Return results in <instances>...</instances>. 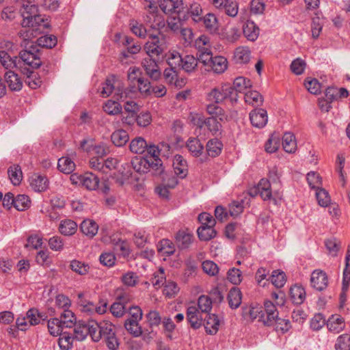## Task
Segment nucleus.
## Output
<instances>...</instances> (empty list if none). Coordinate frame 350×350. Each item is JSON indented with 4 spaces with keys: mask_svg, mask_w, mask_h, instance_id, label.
Masks as SVG:
<instances>
[{
    "mask_svg": "<svg viewBox=\"0 0 350 350\" xmlns=\"http://www.w3.org/2000/svg\"><path fill=\"white\" fill-rule=\"evenodd\" d=\"M73 326V337L77 340L82 341L90 335L94 342H98L103 338L110 350H116L119 347L120 342L116 334L114 325L108 321L100 323L94 320L79 321Z\"/></svg>",
    "mask_w": 350,
    "mask_h": 350,
    "instance_id": "obj_1",
    "label": "nucleus"
},
{
    "mask_svg": "<svg viewBox=\"0 0 350 350\" xmlns=\"http://www.w3.org/2000/svg\"><path fill=\"white\" fill-rule=\"evenodd\" d=\"M155 160L156 161H154L147 157H135L131 161L130 164L126 163V165L129 167L131 165L133 169L139 174L151 172L154 176L161 175L163 172L161 160Z\"/></svg>",
    "mask_w": 350,
    "mask_h": 350,
    "instance_id": "obj_2",
    "label": "nucleus"
},
{
    "mask_svg": "<svg viewBox=\"0 0 350 350\" xmlns=\"http://www.w3.org/2000/svg\"><path fill=\"white\" fill-rule=\"evenodd\" d=\"M144 6L148 8V12L144 17V22L147 27L152 30H157L159 34L165 31V21L164 18L157 14V5L151 0H146Z\"/></svg>",
    "mask_w": 350,
    "mask_h": 350,
    "instance_id": "obj_3",
    "label": "nucleus"
},
{
    "mask_svg": "<svg viewBox=\"0 0 350 350\" xmlns=\"http://www.w3.org/2000/svg\"><path fill=\"white\" fill-rule=\"evenodd\" d=\"M229 98L232 103L237 102V94L230 85H224L213 88L206 95V100L211 103H222Z\"/></svg>",
    "mask_w": 350,
    "mask_h": 350,
    "instance_id": "obj_4",
    "label": "nucleus"
},
{
    "mask_svg": "<svg viewBox=\"0 0 350 350\" xmlns=\"http://www.w3.org/2000/svg\"><path fill=\"white\" fill-rule=\"evenodd\" d=\"M195 46L198 49L197 53L198 62L202 63L208 68L214 57L210 49V40L206 36L202 35L198 37L195 41Z\"/></svg>",
    "mask_w": 350,
    "mask_h": 350,
    "instance_id": "obj_5",
    "label": "nucleus"
},
{
    "mask_svg": "<svg viewBox=\"0 0 350 350\" xmlns=\"http://www.w3.org/2000/svg\"><path fill=\"white\" fill-rule=\"evenodd\" d=\"M41 320H45L44 316L37 309H29L25 316H20L16 320V327L21 331H26L32 325L39 324Z\"/></svg>",
    "mask_w": 350,
    "mask_h": 350,
    "instance_id": "obj_6",
    "label": "nucleus"
},
{
    "mask_svg": "<svg viewBox=\"0 0 350 350\" xmlns=\"http://www.w3.org/2000/svg\"><path fill=\"white\" fill-rule=\"evenodd\" d=\"M18 59L21 63L23 62L33 69L39 68L42 64L38 46L32 45L28 49L21 51L19 53Z\"/></svg>",
    "mask_w": 350,
    "mask_h": 350,
    "instance_id": "obj_7",
    "label": "nucleus"
},
{
    "mask_svg": "<svg viewBox=\"0 0 350 350\" xmlns=\"http://www.w3.org/2000/svg\"><path fill=\"white\" fill-rule=\"evenodd\" d=\"M278 314L276 306L271 301L267 300L264 302L262 313L259 315V321L267 326L274 325Z\"/></svg>",
    "mask_w": 350,
    "mask_h": 350,
    "instance_id": "obj_8",
    "label": "nucleus"
},
{
    "mask_svg": "<svg viewBox=\"0 0 350 350\" xmlns=\"http://www.w3.org/2000/svg\"><path fill=\"white\" fill-rule=\"evenodd\" d=\"M148 40L144 45V50L148 57H159L164 51V46L161 44L157 34L149 33Z\"/></svg>",
    "mask_w": 350,
    "mask_h": 350,
    "instance_id": "obj_9",
    "label": "nucleus"
},
{
    "mask_svg": "<svg viewBox=\"0 0 350 350\" xmlns=\"http://www.w3.org/2000/svg\"><path fill=\"white\" fill-rule=\"evenodd\" d=\"M141 70L135 66L131 67L127 73L128 81H129L130 90H118V94H120V99L126 98L127 97L128 92L131 93L136 92V84L142 77Z\"/></svg>",
    "mask_w": 350,
    "mask_h": 350,
    "instance_id": "obj_10",
    "label": "nucleus"
},
{
    "mask_svg": "<svg viewBox=\"0 0 350 350\" xmlns=\"http://www.w3.org/2000/svg\"><path fill=\"white\" fill-rule=\"evenodd\" d=\"M38 7L29 0H24L21 3V12L23 16V27H29L31 23V17L38 13Z\"/></svg>",
    "mask_w": 350,
    "mask_h": 350,
    "instance_id": "obj_11",
    "label": "nucleus"
},
{
    "mask_svg": "<svg viewBox=\"0 0 350 350\" xmlns=\"http://www.w3.org/2000/svg\"><path fill=\"white\" fill-rule=\"evenodd\" d=\"M146 75L152 80L157 81L161 77V71L156 58L148 57L142 62Z\"/></svg>",
    "mask_w": 350,
    "mask_h": 350,
    "instance_id": "obj_12",
    "label": "nucleus"
},
{
    "mask_svg": "<svg viewBox=\"0 0 350 350\" xmlns=\"http://www.w3.org/2000/svg\"><path fill=\"white\" fill-rule=\"evenodd\" d=\"M310 282L314 288L321 291L327 286V274L321 270H314L311 274Z\"/></svg>",
    "mask_w": 350,
    "mask_h": 350,
    "instance_id": "obj_13",
    "label": "nucleus"
},
{
    "mask_svg": "<svg viewBox=\"0 0 350 350\" xmlns=\"http://www.w3.org/2000/svg\"><path fill=\"white\" fill-rule=\"evenodd\" d=\"M251 124L256 128L264 127L268 121L267 111L263 109H255L250 113Z\"/></svg>",
    "mask_w": 350,
    "mask_h": 350,
    "instance_id": "obj_14",
    "label": "nucleus"
},
{
    "mask_svg": "<svg viewBox=\"0 0 350 350\" xmlns=\"http://www.w3.org/2000/svg\"><path fill=\"white\" fill-rule=\"evenodd\" d=\"M5 81L9 89L12 92H19L23 88V81L21 78L13 70H8L4 75Z\"/></svg>",
    "mask_w": 350,
    "mask_h": 350,
    "instance_id": "obj_15",
    "label": "nucleus"
},
{
    "mask_svg": "<svg viewBox=\"0 0 350 350\" xmlns=\"http://www.w3.org/2000/svg\"><path fill=\"white\" fill-rule=\"evenodd\" d=\"M0 63L8 70H12L15 68L21 70L23 69L18 57L16 56L11 57L5 51H0Z\"/></svg>",
    "mask_w": 350,
    "mask_h": 350,
    "instance_id": "obj_16",
    "label": "nucleus"
},
{
    "mask_svg": "<svg viewBox=\"0 0 350 350\" xmlns=\"http://www.w3.org/2000/svg\"><path fill=\"white\" fill-rule=\"evenodd\" d=\"M255 193L252 191L250 192L251 196H256L258 193L263 200H269L272 197V192L271 189L270 181L265 178H262L259 182L258 186L254 187Z\"/></svg>",
    "mask_w": 350,
    "mask_h": 350,
    "instance_id": "obj_17",
    "label": "nucleus"
},
{
    "mask_svg": "<svg viewBox=\"0 0 350 350\" xmlns=\"http://www.w3.org/2000/svg\"><path fill=\"white\" fill-rule=\"evenodd\" d=\"M29 181L31 188L36 192L44 191L49 187V180L44 176L34 174L29 178Z\"/></svg>",
    "mask_w": 350,
    "mask_h": 350,
    "instance_id": "obj_18",
    "label": "nucleus"
},
{
    "mask_svg": "<svg viewBox=\"0 0 350 350\" xmlns=\"http://www.w3.org/2000/svg\"><path fill=\"white\" fill-rule=\"evenodd\" d=\"M187 320L191 327L197 329L202 325V318L200 316V312L196 306H189L187 309Z\"/></svg>",
    "mask_w": 350,
    "mask_h": 350,
    "instance_id": "obj_19",
    "label": "nucleus"
},
{
    "mask_svg": "<svg viewBox=\"0 0 350 350\" xmlns=\"http://www.w3.org/2000/svg\"><path fill=\"white\" fill-rule=\"evenodd\" d=\"M159 8L165 14L179 12L182 8V0H159Z\"/></svg>",
    "mask_w": 350,
    "mask_h": 350,
    "instance_id": "obj_20",
    "label": "nucleus"
},
{
    "mask_svg": "<svg viewBox=\"0 0 350 350\" xmlns=\"http://www.w3.org/2000/svg\"><path fill=\"white\" fill-rule=\"evenodd\" d=\"M174 173L183 178L187 174V164L183 156L176 154L173 160Z\"/></svg>",
    "mask_w": 350,
    "mask_h": 350,
    "instance_id": "obj_21",
    "label": "nucleus"
},
{
    "mask_svg": "<svg viewBox=\"0 0 350 350\" xmlns=\"http://www.w3.org/2000/svg\"><path fill=\"white\" fill-rule=\"evenodd\" d=\"M204 327L206 332L208 334H215L219 327L220 320L218 317L215 314H208L204 319Z\"/></svg>",
    "mask_w": 350,
    "mask_h": 350,
    "instance_id": "obj_22",
    "label": "nucleus"
},
{
    "mask_svg": "<svg viewBox=\"0 0 350 350\" xmlns=\"http://www.w3.org/2000/svg\"><path fill=\"white\" fill-rule=\"evenodd\" d=\"M260 29L256 23L252 21H247L243 27L245 37L250 41H255L259 36Z\"/></svg>",
    "mask_w": 350,
    "mask_h": 350,
    "instance_id": "obj_23",
    "label": "nucleus"
},
{
    "mask_svg": "<svg viewBox=\"0 0 350 350\" xmlns=\"http://www.w3.org/2000/svg\"><path fill=\"white\" fill-rule=\"evenodd\" d=\"M327 327L330 332L338 334L345 328V323L340 316L332 315L327 321Z\"/></svg>",
    "mask_w": 350,
    "mask_h": 350,
    "instance_id": "obj_24",
    "label": "nucleus"
},
{
    "mask_svg": "<svg viewBox=\"0 0 350 350\" xmlns=\"http://www.w3.org/2000/svg\"><path fill=\"white\" fill-rule=\"evenodd\" d=\"M80 230L85 236L93 238L98 232V225L92 219H85L80 225Z\"/></svg>",
    "mask_w": 350,
    "mask_h": 350,
    "instance_id": "obj_25",
    "label": "nucleus"
},
{
    "mask_svg": "<svg viewBox=\"0 0 350 350\" xmlns=\"http://www.w3.org/2000/svg\"><path fill=\"white\" fill-rule=\"evenodd\" d=\"M289 293L292 302L296 305L301 304L306 299V291L301 286L297 284L293 286L290 288Z\"/></svg>",
    "mask_w": 350,
    "mask_h": 350,
    "instance_id": "obj_26",
    "label": "nucleus"
},
{
    "mask_svg": "<svg viewBox=\"0 0 350 350\" xmlns=\"http://www.w3.org/2000/svg\"><path fill=\"white\" fill-rule=\"evenodd\" d=\"M21 72L27 76L25 83L31 89H36L41 85L42 80L33 71L24 68L21 70Z\"/></svg>",
    "mask_w": 350,
    "mask_h": 350,
    "instance_id": "obj_27",
    "label": "nucleus"
},
{
    "mask_svg": "<svg viewBox=\"0 0 350 350\" xmlns=\"http://www.w3.org/2000/svg\"><path fill=\"white\" fill-rule=\"evenodd\" d=\"M77 224L72 219H64L59 226V232L64 236L73 235L77 230Z\"/></svg>",
    "mask_w": 350,
    "mask_h": 350,
    "instance_id": "obj_28",
    "label": "nucleus"
},
{
    "mask_svg": "<svg viewBox=\"0 0 350 350\" xmlns=\"http://www.w3.org/2000/svg\"><path fill=\"white\" fill-rule=\"evenodd\" d=\"M176 244L180 250L187 249L192 243V235L183 230L177 232L176 237Z\"/></svg>",
    "mask_w": 350,
    "mask_h": 350,
    "instance_id": "obj_29",
    "label": "nucleus"
},
{
    "mask_svg": "<svg viewBox=\"0 0 350 350\" xmlns=\"http://www.w3.org/2000/svg\"><path fill=\"white\" fill-rule=\"evenodd\" d=\"M208 156L216 157L219 156L223 148L222 142L217 138L209 139L206 146Z\"/></svg>",
    "mask_w": 350,
    "mask_h": 350,
    "instance_id": "obj_30",
    "label": "nucleus"
},
{
    "mask_svg": "<svg viewBox=\"0 0 350 350\" xmlns=\"http://www.w3.org/2000/svg\"><path fill=\"white\" fill-rule=\"evenodd\" d=\"M227 59L222 56H215L213 58L208 70H212L214 72L220 74L224 72L227 68Z\"/></svg>",
    "mask_w": 350,
    "mask_h": 350,
    "instance_id": "obj_31",
    "label": "nucleus"
},
{
    "mask_svg": "<svg viewBox=\"0 0 350 350\" xmlns=\"http://www.w3.org/2000/svg\"><path fill=\"white\" fill-rule=\"evenodd\" d=\"M83 179H82V186L88 190H96L98 187L100 183L99 178L92 172L83 174Z\"/></svg>",
    "mask_w": 350,
    "mask_h": 350,
    "instance_id": "obj_32",
    "label": "nucleus"
},
{
    "mask_svg": "<svg viewBox=\"0 0 350 350\" xmlns=\"http://www.w3.org/2000/svg\"><path fill=\"white\" fill-rule=\"evenodd\" d=\"M186 146L189 152L196 157L200 156L204 150V146L198 138H189L187 142Z\"/></svg>",
    "mask_w": 350,
    "mask_h": 350,
    "instance_id": "obj_33",
    "label": "nucleus"
},
{
    "mask_svg": "<svg viewBox=\"0 0 350 350\" xmlns=\"http://www.w3.org/2000/svg\"><path fill=\"white\" fill-rule=\"evenodd\" d=\"M202 21L204 25L205 28L211 33H216L219 29V24L217 18L215 14L208 13L206 14Z\"/></svg>",
    "mask_w": 350,
    "mask_h": 350,
    "instance_id": "obj_34",
    "label": "nucleus"
},
{
    "mask_svg": "<svg viewBox=\"0 0 350 350\" xmlns=\"http://www.w3.org/2000/svg\"><path fill=\"white\" fill-rule=\"evenodd\" d=\"M215 117H208L204 119V124L213 135H219L221 133V124Z\"/></svg>",
    "mask_w": 350,
    "mask_h": 350,
    "instance_id": "obj_35",
    "label": "nucleus"
},
{
    "mask_svg": "<svg viewBox=\"0 0 350 350\" xmlns=\"http://www.w3.org/2000/svg\"><path fill=\"white\" fill-rule=\"evenodd\" d=\"M282 146L285 152L288 153L295 152L297 148V143L293 133H284L282 137Z\"/></svg>",
    "mask_w": 350,
    "mask_h": 350,
    "instance_id": "obj_36",
    "label": "nucleus"
},
{
    "mask_svg": "<svg viewBox=\"0 0 350 350\" xmlns=\"http://www.w3.org/2000/svg\"><path fill=\"white\" fill-rule=\"evenodd\" d=\"M147 142L142 137L133 139L129 145L130 150L135 154H143L147 148Z\"/></svg>",
    "mask_w": 350,
    "mask_h": 350,
    "instance_id": "obj_37",
    "label": "nucleus"
},
{
    "mask_svg": "<svg viewBox=\"0 0 350 350\" xmlns=\"http://www.w3.org/2000/svg\"><path fill=\"white\" fill-rule=\"evenodd\" d=\"M57 167L62 172L69 174L75 170V164L70 158L62 157L58 160Z\"/></svg>",
    "mask_w": 350,
    "mask_h": 350,
    "instance_id": "obj_38",
    "label": "nucleus"
},
{
    "mask_svg": "<svg viewBox=\"0 0 350 350\" xmlns=\"http://www.w3.org/2000/svg\"><path fill=\"white\" fill-rule=\"evenodd\" d=\"M214 226H201L198 228L197 232L199 239L201 241H207L216 236V231L213 228Z\"/></svg>",
    "mask_w": 350,
    "mask_h": 350,
    "instance_id": "obj_39",
    "label": "nucleus"
},
{
    "mask_svg": "<svg viewBox=\"0 0 350 350\" xmlns=\"http://www.w3.org/2000/svg\"><path fill=\"white\" fill-rule=\"evenodd\" d=\"M219 103H211L206 105V112L211 115V117H215L219 121H224L226 119L224 110L218 105Z\"/></svg>",
    "mask_w": 350,
    "mask_h": 350,
    "instance_id": "obj_40",
    "label": "nucleus"
},
{
    "mask_svg": "<svg viewBox=\"0 0 350 350\" xmlns=\"http://www.w3.org/2000/svg\"><path fill=\"white\" fill-rule=\"evenodd\" d=\"M8 174L14 185H18L23 179V173L20 165H13L8 168Z\"/></svg>",
    "mask_w": 350,
    "mask_h": 350,
    "instance_id": "obj_41",
    "label": "nucleus"
},
{
    "mask_svg": "<svg viewBox=\"0 0 350 350\" xmlns=\"http://www.w3.org/2000/svg\"><path fill=\"white\" fill-rule=\"evenodd\" d=\"M113 144L116 146H123L129 139V134L124 130L114 131L111 136Z\"/></svg>",
    "mask_w": 350,
    "mask_h": 350,
    "instance_id": "obj_42",
    "label": "nucleus"
},
{
    "mask_svg": "<svg viewBox=\"0 0 350 350\" xmlns=\"http://www.w3.org/2000/svg\"><path fill=\"white\" fill-rule=\"evenodd\" d=\"M183 57L176 51H170L167 54V63L170 68L179 70Z\"/></svg>",
    "mask_w": 350,
    "mask_h": 350,
    "instance_id": "obj_43",
    "label": "nucleus"
},
{
    "mask_svg": "<svg viewBox=\"0 0 350 350\" xmlns=\"http://www.w3.org/2000/svg\"><path fill=\"white\" fill-rule=\"evenodd\" d=\"M31 23L29 24V27H32L33 30H42L47 27H49V23L47 22V19L44 18V16L38 14L36 13L33 16L31 17Z\"/></svg>",
    "mask_w": 350,
    "mask_h": 350,
    "instance_id": "obj_44",
    "label": "nucleus"
},
{
    "mask_svg": "<svg viewBox=\"0 0 350 350\" xmlns=\"http://www.w3.org/2000/svg\"><path fill=\"white\" fill-rule=\"evenodd\" d=\"M139 321L126 319L124 326L126 330L134 337H139L142 334V329L139 325Z\"/></svg>",
    "mask_w": 350,
    "mask_h": 350,
    "instance_id": "obj_45",
    "label": "nucleus"
},
{
    "mask_svg": "<svg viewBox=\"0 0 350 350\" xmlns=\"http://www.w3.org/2000/svg\"><path fill=\"white\" fill-rule=\"evenodd\" d=\"M228 304L231 308H237L241 303V292L237 288H232L228 295Z\"/></svg>",
    "mask_w": 350,
    "mask_h": 350,
    "instance_id": "obj_46",
    "label": "nucleus"
},
{
    "mask_svg": "<svg viewBox=\"0 0 350 350\" xmlns=\"http://www.w3.org/2000/svg\"><path fill=\"white\" fill-rule=\"evenodd\" d=\"M245 101L254 107H258L262 104L263 98L257 91H248L245 93Z\"/></svg>",
    "mask_w": 350,
    "mask_h": 350,
    "instance_id": "obj_47",
    "label": "nucleus"
},
{
    "mask_svg": "<svg viewBox=\"0 0 350 350\" xmlns=\"http://www.w3.org/2000/svg\"><path fill=\"white\" fill-rule=\"evenodd\" d=\"M251 86L252 82L250 79L243 77H239L234 79L233 85H231V88H233L235 93L238 95V92H244L247 88Z\"/></svg>",
    "mask_w": 350,
    "mask_h": 350,
    "instance_id": "obj_48",
    "label": "nucleus"
},
{
    "mask_svg": "<svg viewBox=\"0 0 350 350\" xmlns=\"http://www.w3.org/2000/svg\"><path fill=\"white\" fill-rule=\"evenodd\" d=\"M70 269L80 275H86L90 270L88 264L78 260H72L70 262Z\"/></svg>",
    "mask_w": 350,
    "mask_h": 350,
    "instance_id": "obj_49",
    "label": "nucleus"
},
{
    "mask_svg": "<svg viewBox=\"0 0 350 350\" xmlns=\"http://www.w3.org/2000/svg\"><path fill=\"white\" fill-rule=\"evenodd\" d=\"M178 70L177 69H174L172 68H167L165 69L163 75L165 81L171 84L174 85L176 87H181V83L178 79Z\"/></svg>",
    "mask_w": 350,
    "mask_h": 350,
    "instance_id": "obj_50",
    "label": "nucleus"
},
{
    "mask_svg": "<svg viewBox=\"0 0 350 350\" xmlns=\"http://www.w3.org/2000/svg\"><path fill=\"white\" fill-rule=\"evenodd\" d=\"M61 323L64 327H72L76 323V317L70 310H64L60 315Z\"/></svg>",
    "mask_w": 350,
    "mask_h": 350,
    "instance_id": "obj_51",
    "label": "nucleus"
},
{
    "mask_svg": "<svg viewBox=\"0 0 350 350\" xmlns=\"http://www.w3.org/2000/svg\"><path fill=\"white\" fill-rule=\"evenodd\" d=\"M234 59L239 64H246L250 59V51L247 47H239L234 52Z\"/></svg>",
    "mask_w": 350,
    "mask_h": 350,
    "instance_id": "obj_52",
    "label": "nucleus"
},
{
    "mask_svg": "<svg viewBox=\"0 0 350 350\" xmlns=\"http://www.w3.org/2000/svg\"><path fill=\"white\" fill-rule=\"evenodd\" d=\"M198 66V60L193 55H185L183 57L180 68L185 72H191L193 71Z\"/></svg>",
    "mask_w": 350,
    "mask_h": 350,
    "instance_id": "obj_53",
    "label": "nucleus"
},
{
    "mask_svg": "<svg viewBox=\"0 0 350 350\" xmlns=\"http://www.w3.org/2000/svg\"><path fill=\"white\" fill-rule=\"evenodd\" d=\"M271 283L276 288H281L284 286L286 283V274L284 271L280 270H274L270 277Z\"/></svg>",
    "mask_w": 350,
    "mask_h": 350,
    "instance_id": "obj_54",
    "label": "nucleus"
},
{
    "mask_svg": "<svg viewBox=\"0 0 350 350\" xmlns=\"http://www.w3.org/2000/svg\"><path fill=\"white\" fill-rule=\"evenodd\" d=\"M83 312L92 313L96 312L99 314H104L107 310V303L104 302L100 306H96L92 301H89L81 308Z\"/></svg>",
    "mask_w": 350,
    "mask_h": 350,
    "instance_id": "obj_55",
    "label": "nucleus"
},
{
    "mask_svg": "<svg viewBox=\"0 0 350 350\" xmlns=\"http://www.w3.org/2000/svg\"><path fill=\"white\" fill-rule=\"evenodd\" d=\"M30 200L27 196L20 194L14 198V207L18 211H23L30 206Z\"/></svg>",
    "mask_w": 350,
    "mask_h": 350,
    "instance_id": "obj_56",
    "label": "nucleus"
},
{
    "mask_svg": "<svg viewBox=\"0 0 350 350\" xmlns=\"http://www.w3.org/2000/svg\"><path fill=\"white\" fill-rule=\"evenodd\" d=\"M158 250L164 255L170 256L174 253L175 246L170 240L163 239L159 242Z\"/></svg>",
    "mask_w": 350,
    "mask_h": 350,
    "instance_id": "obj_57",
    "label": "nucleus"
},
{
    "mask_svg": "<svg viewBox=\"0 0 350 350\" xmlns=\"http://www.w3.org/2000/svg\"><path fill=\"white\" fill-rule=\"evenodd\" d=\"M47 326L49 333L53 336L60 335L62 328L64 327L61 323V320L57 318L49 320Z\"/></svg>",
    "mask_w": 350,
    "mask_h": 350,
    "instance_id": "obj_58",
    "label": "nucleus"
},
{
    "mask_svg": "<svg viewBox=\"0 0 350 350\" xmlns=\"http://www.w3.org/2000/svg\"><path fill=\"white\" fill-rule=\"evenodd\" d=\"M280 137L273 134L265 144V150L269 153H273L278 150L280 147Z\"/></svg>",
    "mask_w": 350,
    "mask_h": 350,
    "instance_id": "obj_59",
    "label": "nucleus"
},
{
    "mask_svg": "<svg viewBox=\"0 0 350 350\" xmlns=\"http://www.w3.org/2000/svg\"><path fill=\"white\" fill-rule=\"evenodd\" d=\"M187 13L194 22L197 23L202 21V9L199 3H191Z\"/></svg>",
    "mask_w": 350,
    "mask_h": 350,
    "instance_id": "obj_60",
    "label": "nucleus"
},
{
    "mask_svg": "<svg viewBox=\"0 0 350 350\" xmlns=\"http://www.w3.org/2000/svg\"><path fill=\"white\" fill-rule=\"evenodd\" d=\"M37 42L39 46L51 49L57 44V38L53 35H46L40 37Z\"/></svg>",
    "mask_w": 350,
    "mask_h": 350,
    "instance_id": "obj_61",
    "label": "nucleus"
},
{
    "mask_svg": "<svg viewBox=\"0 0 350 350\" xmlns=\"http://www.w3.org/2000/svg\"><path fill=\"white\" fill-rule=\"evenodd\" d=\"M213 301L208 295H201L198 300V308L202 312H208L212 308Z\"/></svg>",
    "mask_w": 350,
    "mask_h": 350,
    "instance_id": "obj_62",
    "label": "nucleus"
},
{
    "mask_svg": "<svg viewBox=\"0 0 350 350\" xmlns=\"http://www.w3.org/2000/svg\"><path fill=\"white\" fill-rule=\"evenodd\" d=\"M60 337L58 340V344L59 348L62 350H69L72 347V342L74 337L66 332L60 334Z\"/></svg>",
    "mask_w": 350,
    "mask_h": 350,
    "instance_id": "obj_63",
    "label": "nucleus"
},
{
    "mask_svg": "<svg viewBox=\"0 0 350 350\" xmlns=\"http://www.w3.org/2000/svg\"><path fill=\"white\" fill-rule=\"evenodd\" d=\"M335 348L336 350H350V335L342 334L338 336Z\"/></svg>",
    "mask_w": 350,
    "mask_h": 350,
    "instance_id": "obj_64",
    "label": "nucleus"
}]
</instances>
